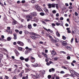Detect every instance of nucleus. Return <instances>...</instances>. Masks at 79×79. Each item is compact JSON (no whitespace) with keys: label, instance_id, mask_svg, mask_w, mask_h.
Here are the masks:
<instances>
[{"label":"nucleus","instance_id":"39448f33","mask_svg":"<svg viewBox=\"0 0 79 79\" xmlns=\"http://www.w3.org/2000/svg\"><path fill=\"white\" fill-rule=\"evenodd\" d=\"M49 39H50V40L52 42H53V43H55V40L53 39V37H52L51 36V37H50L49 38Z\"/></svg>","mask_w":79,"mask_h":79},{"label":"nucleus","instance_id":"603ef678","mask_svg":"<svg viewBox=\"0 0 79 79\" xmlns=\"http://www.w3.org/2000/svg\"><path fill=\"white\" fill-rule=\"evenodd\" d=\"M1 50H2V51H4V49H5V48H0Z\"/></svg>","mask_w":79,"mask_h":79},{"label":"nucleus","instance_id":"e433bc0d","mask_svg":"<svg viewBox=\"0 0 79 79\" xmlns=\"http://www.w3.org/2000/svg\"><path fill=\"white\" fill-rule=\"evenodd\" d=\"M46 36H47V37H49V38H50V37L51 36V35H50L49 34H46Z\"/></svg>","mask_w":79,"mask_h":79},{"label":"nucleus","instance_id":"cd10ccee","mask_svg":"<svg viewBox=\"0 0 79 79\" xmlns=\"http://www.w3.org/2000/svg\"><path fill=\"white\" fill-rule=\"evenodd\" d=\"M11 39V37H8L7 38V40H8V41H10Z\"/></svg>","mask_w":79,"mask_h":79},{"label":"nucleus","instance_id":"ea45409f","mask_svg":"<svg viewBox=\"0 0 79 79\" xmlns=\"http://www.w3.org/2000/svg\"><path fill=\"white\" fill-rule=\"evenodd\" d=\"M67 60H70V59H71V56H68L67 57Z\"/></svg>","mask_w":79,"mask_h":79},{"label":"nucleus","instance_id":"13d9d810","mask_svg":"<svg viewBox=\"0 0 79 79\" xmlns=\"http://www.w3.org/2000/svg\"><path fill=\"white\" fill-rule=\"evenodd\" d=\"M19 76L20 77H22V76H23V75H22V73H20L19 74Z\"/></svg>","mask_w":79,"mask_h":79},{"label":"nucleus","instance_id":"69168bd1","mask_svg":"<svg viewBox=\"0 0 79 79\" xmlns=\"http://www.w3.org/2000/svg\"><path fill=\"white\" fill-rule=\"evenodd\" d=\"M69 9H72L73 8V7L71 6H69Z\"/></svg>","mask_w":79,"mask_h":79},{"label":"nucleus","instance_id":"20e7f679","mask_svg":"<svg viewBox=\"0 0 79 79\" xmlns=\"http://www.w3.org/2000/svg\"><path fill=\"white\" fill-rule=\"evenodd\" d=\"M17 43L19 45H22V46L24 45V43L21 41H18L17 42Z\"/></svg>","mask_w":79,"mask_h":79},{"label":"nucleus","instance_id":"9b49d317","mask_svg":"<svg viewBox=\"0 0 79 79\" xmlns=\"http://www.w3.org/2000/svg\"><path fill=\"white\" fill-rule=\"evenodd\" d=\"M13 35L14 36V39L15 40H16L17 39V36H16V34L15 33L13 34Z\"/></svg>","mask_w":79,"mask_h":79},{"label":"nucleus","instance_id":"0eeeda50","mask_svg":"<svg viewBox=\"0 0 79 79\" xmlns=\"http://www.w3.org/2000/svg\"><path fill=\"white\" fill-rule=\"evenodd\" d=\"M30 14L31 16H37V13L35 12H32Z\"/></svg>","mask_w":79,"mask_h":79},{"label":"nucleus","instance_id":"aec40b11","mask_svg":"<svg viewBox=\"0 0 79 79\" xmlns=\"http://www.w3.org/2000/svg\"><path fill=\"white\" fill-rule=\"evenodd\" d=\"M32 66L33 67H37V66H38V64H37V63H36V64H35V65H33L32 64Z\"/></svg>","mask_w":79,"mask_h":79},{"label":"nucleus","instance_id":"9d476101","mask_svg":"<svg viewBox=\"0 0 79 79\" xmlns=\"http://www.w3.org/2000/svg\"><path fill=\"white\" fill-rule=\"evenodd\" d=\"M56 52L55 51H52L51 55L54 56L56 55Z\"/></svg>","mask_w":79,"mask_h":79},{"label":"nucleus","instance_id":"412c9836","mask_svg":"<svg viewBox=\"0 0 79 79\" xmlns=\"http://www.w3.org/2000/svg\"><path fill=\"white\" fill-rule=\"evenodd\" d=\"M51 5L52 8H55V4L52 3L51 4Z\"/></svg>","mask_w":79,"mask_h":79},{"label":"nucleus","instance_id":"09e8293b","mask_svg":"<svg viewBox=\"0 0 79 79\" xmlns=\"http://www.w3.org/2000/svg\"><path fill=\"white\" fill-rule=\"evenodd\" d=\"M60 53H63L64 54H66V52H65L64 51H61Z\"/></svg>","mask_w":79,"mask_h":79},{"label":"nucleus","instance_id":"e2e57ef3","mask_svg":"<svg viewBox=\"0 0 79 79\" xmlns=\"http://www.w3.org/2000/svg\"><path fill=\"white\" fill-rule=\"evenodd\" d=\"M46 64L48 66H49V65H50V63H49V62H47Z\"/></svg>","mask_w":79,"mask_h":79},{"label":"nucleus","instance_id":"37998d69","mask_svg":"<svg viewBox=\"0 0 79 79\" xmlns=\"http://www.w3.org/2000/svg\"><path fill=\"white\" fill-rule=\"evenodd\" d=\"M35 21L36 22H37L39 21V19H35Z\"/></svg>","mask_w":79,"mask_h":79},{"label":"nucleus","instance_id":"c03bdc74","mask_svg":"<svg viewBox=\"0 0 79 79\" xmlns=\"http://www.w3.org/2000/svg\"><path fill=\"white\" fill-rule=\"evenodd\" d=\"M50 20H48L47 19H46L44 20V21H45V22H48V21H50Z\"/></svg>","mask_w":79,"mask_h":79},{"label":"nucleus","instance_id":"a211bd4d","mask_svg":"<svg viewBox=\"0 0 79 79\" xmlns=\"http://www.w3.org/2000/svg\"><path fill=\"white\" fill-rule=\"evenodd\" d=\"M29 53V52L28 51V50H27L25 52V55H27Z\"/></svg>","mask_w":79,"mask_h":79},{"label":"nucleus","instance_id":"72a5a7b5","mask_svg":"<svg viewBox=\"0 0 79 79\" xmlns=\"http://www.w3.org/2000/svg\"><path fill=\"white\" fill-rule=\"evenodd\" d=\"M18 50L19 51H22V50H23V48L21 47H19L18 48Z\"/></svg>","mask_w":79,"mask_h":79},{"label":"nucleus","instance_id":"f03ea898","mask_svg":"<svg viewBox=\"0 0 79 79\" xmlns=\"http://www.w3.org/2000/svg\"><path fill=\"white\" fill-rule=\"evenodd\" d=\"M32 35H33L35 36H31V37L33 39H35V38H38V37L37 36H38V35L37 34H36L35 33H33Z\"/></svg>","mask_w":79,"mask_h":79},{"label":"nucleus","instance_id":"1a4fd4ad","mask_svg":"<svg viewBox=\"0 0 79 79\" xmlns=\"http://www.w3.org/2000/svg\"><path fill=\"white\" fill-rule=\"evenodd\" d=\"M59 22H60V21H59L58 22H57L56 23V24L57 26H63V25H60L61 23H59Z\"/></svg>","mask_w":79,"mask_h":79},{"label":"nucleus","instance_id":"f8f14e48","mask_svg":"<svg viewBox=\"0 0 79 79\" xmlns=\"http://www.w3.org/2000/svg\"><path fill=\"white\" fill-rule=\"evenodd\" d=\"M31 59L33 60V61H31L32 63H34V62H35V58L33 57L32 56H31Z\"/></svg>","mask_w":79,"mask_h":79},{"label":"nucleus","instance_id":"0e129e2a","mask_svg":"<svg viewBox=\"0 0 79 79\" xmlns=\"http://www.w3.org/2000/svg\"><path fill=\"white\" fill-rule=\"evenodd\" d=\"M48 60H49L48 59H45V61H46V62H48Z\"/></svg>","mask_w":79,"mask_h":79},{"label":"nucleus","instance_id":"2eb2a0df","mask_svg":"<svg viewBox=\"0 0 79 79\" xmlns=\"http://www.w3.org/2000/svg\"><path fill=\"white\" fill-rule=\"evenodd\" d=\"M59 39L57 38H55V39L54 40V43H56V42H59Z\"/></svg>","mask_w":79,"mask_h":79},{"label":"nucleus","instance_id":"c85d7f7f","mask_svg":"<svg viewBox=\"0 0 79 79\" xmlns=\"http://www.w3.org/2000/svg\"><path fill=\"white\" fill-rule=\"evenodd\" d=\"M58 57H56L54 58V61H57V60H58Z\"/></svg>","mask_w":79,"mask_h":79},{"label":"nucleus","instance_id":"7c9ffc66","mask_svg":"<svg viewBox=\"0 0 79 79\" xmlns=\"http://www.w3.org/2000/svg\"><path fill=\"white\" fill-rule=\"evenodd\" d=\"M48 6L49 8H52V4H49L48 5Z\"/></svg>","mask_w":79,"mask_h":79},{"label":"nucleus","instance_id":"a878e982","mask_svg":"<svg viewBox=\"0 0 79 79\" xmlns=\"http://www.w3.org/2000/svg\"><path fill=\"white\" fill-rule=\"evenodd\" d=\"M31 3H35L36 2V1L35 0H32L31 1Z\"/></svg>","mask_w":79,"mask_h":79},{"label":"nucleus","instance_id":"3c124183","mask_svg":"<svg viewBox=\"0 0 79 79\" xmlns=\"http://www.w3.org/2000/svg\"><path fill=\"white\" fill-rule=\"evenodd\" d=\"M41 34L42 35H44V31H42L41 32Z\"/></svg>","mask_w":79,"mask_h":79},{"label":"nucleus","instance_id":"79ce46f5","mask_svg":"<svg viewBox=\"0 0 79 79\" xmlns=\"http://www.w3.org/2000/svg\"><path fill=\"white\" fill-rule=\"evenodd\" d=\"M32 48H29L28 50V51L29 53L31 52V51H32Z\"/></svg>","mask_w":79,"mask_h":79},{"label":"nucleus","instance_id":"5fc2aeb1","mask_svg":"<svg viewBox=\"0 0 79 79\" xmlns=\"http://www.w3.org/2000/svg\"><path fill=\"white\" fill-rule=\"evenodd\" d=\"M33 26H34V27H36V26H37V24L36 23H34L33 24Z\"/></svg>","mask_w":79,"mask_h":79},{"label":"nucleus","instance_id":"4468645a","mask_svg":"<svg viewBox=\"0 0 79 79\" xmlns=\"http://www.w3.org/2000/svg\"><path fill=\"white\" fill-rule=\"evenodd\" d=\"M56 35L57 37H60V34H59L58 32V31H56Z\"/></svg>","mask_w":79,"mask_h":79},{"label":"nucleus","instance_id":"4be33fe9","mask_svg":"<svg viewBox=\"0 0 79 79\" xmlns=\"http://www.w3.org/2000/svg\"><path fill=\"white\" fill-rule=\"evenodd\" d=\"M20 60H22V61H23V60H25L23 56H21L20 57Z\"/></svg>","mask_w":79,"mask_h":79},{"label":"nucleus","instance_id":"c756f323","mask_svg":"<svg viewBox=\"0 0 79 79\" xmlns=\"http://www.w3.org/2000/svg\"><path fill=\"white\" fill-rule=\"evenodd\" d=\"M28 78V76H27L26 77H23L22 78V79H27Z\"/></svg>","mask_w":79,"mask_h":79},{"label":"nucleus","instance_id":"2f4dec72","mask_svg":"<svg viewBox=\"0 0 79 79\" xmlns=\"http://www.w3.org/2000/svg\"><path fill=\"white\" fill-rule=\"evenodd\" d=\"M25 61L26 62H27L29 61V57H28L27 58L25 59Z\"/></svg>","mask_w":79,"mask_h":79},{"label":"nucleus","instance_id":"a19ab883","mask_svg":"<svg viewBox=\"0 0 79 79\" xmlns=\"http://www.w3.org/2000/svg\"><path fill=\"white\" fill-rule=\"evenodd\" d=\"M25 65L27 67V68H29V67H30V65H28V64H25Z\"/></svg>","mask_w":79,"mask_h":79},{"label":"nucleus","instance_id":"c9c22d12","mask_svg":"<svg viewBox=\"0 0 79 79\" xmlns=\"http://www.w3.org/2000/svg\"><path fill=\"white\" fill-rule=\"evenodd\" d=\"M52 77V76H51V75H48V79H50Z\"/></svg>","mask_w":79,"mask_h":79},{"label":"nucleus","instance_id":"774afa93","mask_svg":"<svg viewBox=\"0 0 79 79\" xmlns=\"http://www.w3.org/2000/svg\"><path fill=\"white\" fill-rule=\"evenodd\" d=\"M5 76L6 79H8V77L6 75H5Z\"/></svg>","mask_w":79,"mask_h":79},{"label":"nucleus","instance_id":"052dcab7","mask_svg":"<svg viewBox=\"0 0 79 79\" xmlns=\"http://www.w3.org/2000/svg\"><path fill=\"white\" fill-rule=\"evenodd\" d=\"M25 2H26V1H25V0H23L22 1V3H25Z\"/></svg>","mask_w":79,"mask_h":79},{"label":"nucleus","instance_id":"bf43d9fd","mask_svg":"<svg viewBox=\"0 0 79 79\" xmlns=\"http://www.w3.org/2000/svg\"><path fill=\"white\" fill-rule=\"evenodd\" d=\"M73 40H74V38H72L71 40V42L72 43V42H73Z\"/></svg>","mask_w":79,"mask_h":79},{"label":"nucleus","instance_id":"6e6552de","mask_svg":"<svg viewBox=\"0 0 79 79\" xmlns=\"http://www.w3.org/2000/svg\"><path fill=\"white\" fill-rule=\"evenodd\" d=\"M14 52L15 53L16 56H18L19 55V53L18 52V51L17 50L15 49Z\"/></svg>","mask_w":79,"mask_h":79},{"label":"nucleus","instance_id":"6e6d98bb","mask_svg":"<svg viewBox=\"0 0 79 79\" xmlns=\"http://www.w3.org/2000/svg\"><path fill=\"white\" fill-rule=\"evenodd\" d=\"M19 34H22V33H23V31H19Z\"/></svg>","mask_w":79,"mask_h":79},{"label":"nucleus","instance_id":"5701e85b","mask_svg":"<svg viewBox=\"0 0 79 79\" xmlns=\"http://www.w3.org/2000/svg\"><path fill=\"white\" fill-rule=\"evenodd\" d=\"M59 5L58 4H55V7L56 6V7L57 9H58V6Z\"/></svg>","mask_w":79,"mask_h":79},{"label":"nucleus","instance_id":"dca6fc26","mask_svg":"<svg viewBox=\"0 0 79 79\" xmlns=\"http://www.w3.org/2000/svg\"><path fill=\"white\" fill-rule=\"evenodd\" d=\"M67 44H67V43L66 41L64 42L62 44L63 45H66Z\"/></svg>","mask_w":79,"mask_h":79},{"label":"nucleus","instance_id":"4c0bfd02","mask_svg":"<svg viewBox=\"0 0 79 79\" xmlns=\"http://www.w3.org/2000/svg\"><path fill=\"white\" fill-rule=\"evenodd\" d=\"M62 39H63L64 40H66V37L64 36H62Z\"/></svg>","mask_w":79,"mask_h":79},{"label":"nucleus","instance_id":"4d7b16f0","mask_svg":"<svg viewBox=\"0 0 79 79\" xmlns=\"http://www.w3.org/2000/svg\"><path fill=\"white\" fill-rule=\"evenodd\" d=\"M52 26H56V25H55V24L54 23H52Z\"/></svg>","mask_w":79,"mask_h":79},{"label":"nucleus","instance_id":"393cba45","mask_svg":"<svg viewBox=\"0 0 79 79\" xmlns=\"http://www.w3.org/2000/svg\"><path fill=\"white\" fill-rule=\"evenodd\" d=\"M48 31H49V32H50L51 33H53V31H52V30H50V29H48Z\"/></svg>","mask_w":79,"mask_h":79},{"label":"nucleus","instance_id":"49530a36","mask_svg":"<svg viewBox=\"0 0 79 79\" xmlns=\"http://www.w3.org/2000/svg\"><path fill=\"white\" fill-rule=\"evenodd\" d=\"M60 74H64V72L63 71H62L60 72Z\"/></svg>","mask_w":79,"mask_h":79},{"label":"nucleus","instance_id":"6ab92c4d","mask_svg":"<svg viewBox=\"0 0 79 79\" xmlns=\"http://www.w3.org/2000/svg\"><path fill=\"white\" fill-rule=\"evenodd\" d=\"M6 31L8 32H9V33H12V30H11V29L9 30H7Z\"/></svg>","mask_w":79,"mask_h":79},{"label":"nucleus","instance_id":"864d4df0","mask_svg":"<svg viewBox=\"0 0 79 79\" xmlns=\"http://www.w3.org/2000/svg\"><path fill=\"white\" fill-rule=\"evenodd\" d=\"M56 17H58V16H59V14L57 13L56 14Z\"/></svg>","mask_w":79,"mask_h":79},{"label":"nucleus","instance_id":"338daca9","mask_svg":"<svg viewBox=\"0 0 79 79\" xmlns=\"http://www.w3.org/2000/svg\"><path fill=\"white\" fill-rule=\"evenodd\" d=\"M75 14L76 15V16H77V15H78V14H77V13L76 12H75Z\"/></svg>","mask_w":79,"mask_h":79},{"label":"nucleus","instance_id":"de8ad7c7","mask_svg":"<svg viewBox=\"0 0 79 79\" xmlns=\"http://www.w3.org/2000/svg\"><path fill=\"white\" fill-rule=\"evenodd\" d=\"M15 31L16 32H17V33H19V30H15Z\"/></svg>","mask_w":79,"mask_h":79},{"label":"nucleus","instance_id":"b1692460","mask_svg":"<svg viewBox=\"0 0 79 79\" xmlns=\"http://www.w3.org/2000/svg\"><path fill=\"white\" fill-rule=\"evenodd\" d=\"M28 29H31L32 28V26L31 24L28 25Z\"/></svg>","mask_w":79,"mask_h":79},{"label":"nucleus","instance_id":"8fccbe9b","mask_svg":"<svg viewBox=\"0 0 79 79\" xmlns=\"http://www.w3.org/2000/svg\"><path fill=\"white\" fill-rule=\"evenodd\" d=\"M75 42H76V43H78V41H77V38H75Z\"/></svg>","mask_w":79,"mask_h":79},{"label":"nucleus","instance_id":"58836bf2","mask_svg":"<svg viewBox=\"0 0 79 79\" xmlns=\"http://www.w3.org/2000/svg\"><path fill=\"white\" fill-rule=\"evenodd\" d=\"M52 13L54 14H55V13H56V11L55 10H52Z\"/></svg>","mask_w":79,"mask_h":79},{"label":"nucleus","instance_id":"680f3d73","mask_svg":"<svg viewBox=\"0 0 79 79\" xmlns=\"http://www.w3.org/2000/svg\"><path fill=\"white\" fill-rule=\"evenodd\" d=\"M64 19L63 17H60V20H63Z\"/></svg>","mask_w":79,"mask_h":79},{"label":"nucleus","instance_id":"a18cd8bd","mask_svg":"<svg viewBox=\"0 0 79 79\" xmlns=\"http://www.w3.org/2000/svg\"><path fill=\"white\" fill-rule=\"evenodd\" d=\"M44 56H45L46 58H48V57L47 56V55L46 54H44Z\"/></svg>","mask_w":79,"mask_h":79},{"label":"nucleus","instance_id":"f704fd0d","mask_svg":"<svg viewBox=\"0 0 79 79\" xmlns=\"http://www.w3.org/2000/svg\"><path fill=\"white\" fill-rule=\"evenodd\" d=\"M44 10L46 12H48V9H47V8H45L44 9Z\"/></svg>","mask_w":79,"mask_h":79},{"label":"nucleus","instance_id":"473e14b6","mask_svg":"<svg viewBox=\"0 0 79 79\" xmlns=\"http://www.w3.org/2000/svg\"><path fill=\"white\" fill-rule=\"evenodd\" d=\"M40 15L41 16H44V15H45V14H44V13L43 12H41L40 13Z\"/></svg>","mask_w":79,"mask_h":79},{"label":"nucleus","instance_id":"423d86ee","mask_svg":"<svg viewBox=\"0 0 79 79\" xmlns=\"http://www.w3.org/2000/svg\"><path fill=\"white\" fill-rule=\"evenodd\" d=\"M35 8L38 11H40L41 10V8L39 6H36Z\"/></svg>","mask_w":79,"mask_h":79},{"label":"nucleus","instance_id":"f257e3e1","mask_svg":"<svg viewBox=\"0 0 79 79\" xmlns=\"http://www.w3.org/2000/svg\"><path fill=\"white\" fill-rule=\"evenodd\" d=\"M62 68H63L65 69H67V70H69L70 73H71L72 75H70V76H73V77H76V76H78L77 75L76 73H75V72L71 70L70 69H69L68 67H66L65 66H63L62 67Z\"/></svg>","mask_w":79,"mask_h":79},{"label":"nucleus","instance_id":"f3484780","mask_svg":"<svg viewBox=\"0 0 79 79\" xmlns=\"http://www.w3.org/2000/svg\"><path fill=\"white\" fill-rule=\"evenodd\" d=\"M17 23L16 21H13L12 23V25H15Z\"/></svg>","mask_w":79,"mask_h":79},{"label":"nucleus","instance_id":"bb28decb","mask_svg":"<svg viewBox=\"0 0 79 79\" xmlns=\"http://www.w3.org/2000/svg\"><path fill=\"white\" fill-rule=\"evenodd\" d=\"M41 22H42V24H44V25H47V23L45 22L44 21H42Z\"/></svg>","mask_w":79,"mask_h":79},{"label":"nucleus","instance_id":"ddd939ff","mask_svg":"<svg viewBox=\"0 0 79 79\" xmlns=\"http://www.w3.org/2000/svg\"><path fill=\"white\" fill-rule=\"evenodd\" d=\"M69 29H70L69 28H66V30H67V31L68 33H71V31H70Z\"/></svg>","mask_w":79,"mask_h":79},{"label":"nucleus","instance_id":"7ed1b4c3","mask_svg":"<svg viewBox=\"0 0 79 79\" xmlns=\"http://www.w3.org/2000/svg\"><path fill=\"white\" fill-rule=\"evenodd\" d=\"M26 18L27 19H32V16L31 15H26Z\"/></svg>","mask_w":79,"mask_h":79}]
</instances>
